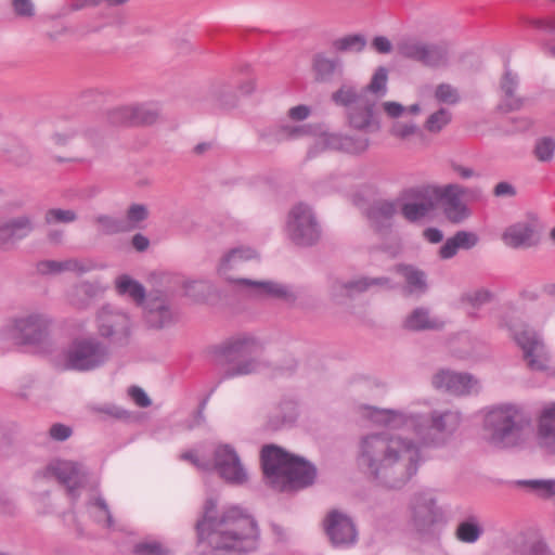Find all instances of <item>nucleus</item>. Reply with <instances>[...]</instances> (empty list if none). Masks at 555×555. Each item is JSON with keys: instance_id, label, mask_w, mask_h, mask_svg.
I'll list each match as a JSON object with an SVG mask.
<instances>
[{"instance_id": "36", "label": "nucleus", "mask_w": 555, "mask_h": 555, "mask_svg": "<svg viewBox=\"0 0 555 555\" xmlns=\"http://www.w3.org/2000/svg\"><path fill=\"white\" fill-rule=\"evenodd\" d=\"M434 208V201L430 197H425L421 202L404 203L400 212L406 221L414 223L424 219Z\"/></svg>"}, {"instance_id": "12", "label": "nucleus", "mask_w": 555, "mask_h": 555, "mask_svg": "<svg viewBox=\"0 0 555 555\" xmlns=\"http://www.w3.org/2000/svg\"><path fill=\"white\" fill-rule=\"evenodd\" d=\"M325 534L333 547L349 548L357 544L359 533L351 517L337 509L327 513L324 521Z\"/></svg>"}, {"instance_id": "6", "label": "nucleus", "mask_w": 555, "mask_h": 555, "mask_svg": "<svg viewBox=\"0 0 555 555\" xmlns=\"http://www.w3.org/2000/svg\"><path fill=\"white\" fill-rule=\"evenodd\" d=\"M262 345L251 336L230 338L212 348L216 363L224 367L219 384L223 380L254 374L260 366Z\"/></svg>"}, {"instance_id": "54", "label": "nucleus", "mask_w": 555, "mask_h": 555, "mask_svg": "<svg viewBox=\"0 0 555 555\" xmlns=\"http://www.w3.org/2000/svg\"><path fill=\"white\" fill-rule=\"evenodd\" d=\"M391 135L399 138V139H408L409 137L413 134H422L418 126L415 122H401L397 121L392 125L390 129Z\"/></svg>"}, {"instance_id": "8", "label": "nucleus", "mask_w": 555, "mask_h": 555, "mask_svg": "<svg viewBox=\"0 0 555 555\" xmlns=\"http://www.w3.org/2000/svg\"><path fill=\"white\" fill-rule=\"evenodd\" d=\"M286 230L289 240L300 247L314 246L322 237V228L314 212L302 203L289 211Z\"/></svg>"}, {"instance_id": "13", "label": "nucleus", "mask_w": 555, "mask_h": 555, "mask_svg": "<svg viewBox=\"0 0 555 555\" xmlns=\"http://www.w3.org/2000/svg\"><path fill=\"white\" fill-rule=\"evenodd\" d=\"M87 468L78 462L56 460L51 462L44 472V476L54 477L60 483L66 487L70 496L77 498V490L86 481Z\"/></svg>"}, {"instance_id": "22", "label": "nucleus", "mask_w": 555, "mask_h": 555, "mask_svg": "<svg viewBox=\"0 0 555 555\" xmlns=\"http://www.w3.org/2000/svg\"><path fill=\"white\" fill-rule=\"evenodd\" d=\"M538 443L548 455H555V403L542 409L538 418Z\"/></svg>"}, {"instance_id": "41", "label": "nucleus", "mask_w": 555, "mask_h": 555, "mask_svg": "<svg viewBox=\"0 0 555 555\" xmlns=\"http://www.w3.org/2000/svg\"><path fill=\"white\" fill-rule=\"evenodd\" d=\"M517 485L545 499L555 496L554 479H522Z\"/></svg>"}, {"instance_id": "31", "label": "nucleus", "mask_w": 555, "mask_h": 555, "mask_svg": "<svg viewBox=\"0 0 555 555\" xmlns=\"http://www.w3.org/2000/svg\"><path fill=\"white\" fill-rule=\"evenodd\" d=\"M367 98L369 95L366 94V91L363 90V88L359 90L353 85L344 83L335 92L332 93L331 101L336 106L344 107L346 111H348Z\"/></svg>"}, {"instance_id": "35", "label": "nucleus", "mask_w": 555, "mask_h": 555, "mask_svg": "<svg viewBox=\"0 0 555 555\" xmlns=\"http://www.w3.org/2000/svg\"><path fill=\"white\" fill-rule=\"evenodd\" d=\"M483 533L479 518L470 515L461 521L455 529V537L463 543H475Z\"/></svg>"}, {"instance_id": "19", "label": "nucleus", "mask_w": 555, "mask_h": 555, "mask_svg": "<svg viewBox=\"0 0 555 555\" xmlns=\"http://www.w3.org/2000/svg\"><path fill=\"white\" fill-rule=\"evenodd\" d=\"M35 230L31 217L22 215L0 224V249L26 238Z\"/></svg>"}, {"instance_id": "32", "label": "nucleus", "mask_w": 555, "mask_h": 555, "mask_svg": "<svg viewBox=\"0 0 555 555\" xmlns=\"http://www.w3.org/2000/svg\"><path fill=\"white\" fill-rule=\"evenodd\" d=\"M421 64L427 67L446 66L449 61V50L446 43L423 42Z\"/></svg>"}, {"instance_id": "59", "label": "nucleus", "mask_w": 555, "mask_h": 555, "mask_svg": "<svg viewBox=\"0 0 555 555\" xmlns=\"http://www.w3.org/2000/svg\"><path fill=\"white\" fill-rule=\"evenodd\" d=\"M464 195V188L459 184H448L442 191V198L444 203L461 202V196Z\"/></svg>"}, {"instance_id": "64", "label": "nucleus", "mask_w": 555, "mask_h": 555, "mask_svg": "<svg viewBox=\"0 0 555 555\" xmlns=\"http://www.w3.org/2000/svg\"><path fill=\"white\" fill-rule=\"evenodd\" d=\"M311 114V108L308 105L300 104L291 107L287 112V116L295 121H302L307 119Z\"/></svg>"}, {"instance_id": "17", "label": "nucleus", "mask_w": 555, "mask_h": 555, "mask_svg": "<svg viewBox=\"0 0 555 555\" xmlns=\"http://www.w3.org/2000/svg\"><path fill=\"white\" fill-rule=\"evenodd\" d=\"M215 466L228 482L241 485L247 480L240 457L230 444H221L215 450Z\"/></svg>"}, {"instance_id": "2", "label": "nucleus", "mask_w": 555, "mask_h": 555, "mask_svg": "<svg viewBox=\"0 0 555 555\" xmlns=\"http://www.w3.org/2000/svg\"><path fill=\"white\" fill-rule=\"evenodd\" d=\"M198 546L215 551L247 553L257 547L259 529L253 516L237 506L218 511V502L208 498L195 524Z\"/></svg>"}, {"instance_id": "21", "label": "nucleus", "mask_w": 555, "mask_h": 555, "mask_svg": "<svg viewBox=\"0 0 555 555\" xmlns=\"http://www.w3.org/2000/svg\"><path fill=\"white\" fill-rule=\"evenodd\" d=\"M398 211L396 202L374 201L366 209L370 227L377 233H387L392 227V218Z\"/></svg>"}, {"instance_id": "62", "label": "nucleus", "mask_w": 555, "mask_h": 555, "mask_svg": "<svg viewBox=\"0 0 555 555\" xmlns=\"http://www.w3.org/2000/svg\"><path fill=\"white\" fill-rule=\"evenodd\" d=\"M371 47L379 54H389L393 49L391 41L385 36L374 37L371 41Z\"/></svg>"}, {"instance_id": "44", "label": "nucleus", "mask_w": 555, "mask_h": 555, "mask_svg": "<svg viewBox=\"0 0 555 555\" xmlns=\"http://www.w3.org/2000/svg\"><path fill=\"white\" fill-rule=\"evenodd\" d=\"M451 112L444 107H441L428 116L424 127L431 133H439L447 125L451 122Z\"/></svg>"}, {"instance_id": "37", "label": "nucleus", "mask_w": 555, "mask_h": 555, "mask_svg": "<svg viewBox=\"0 0 555 555\" xmlns=\"http://www.w3.org/2000/svg\"><path fill=\"white\" fill-rule=\"evenodd\" d=\"M93 222L98 225V230L102 235L109 236L127 233L124 218L101 214L93 218Z\"/></svg>"}, {"instance_id": "47", "label": "nucleus", "mask_w": 555, "mask_h": 555, "mask_svg": "<svg viewBox=\"0 0 555 555\" xmlns=\"http://www.w3.org/2000/svg\"><path fill=\"white\" fill-rule=\"evenodd\" d=\"M78 219V216L75 210L72 209H61V208H51L48 209L44 214V221L48 224L52 223H72Z\"/></svg>"}, {"instance_id": "14", "label": "nucleus", "mask_w": 555, "mask_h": 555, "mask_svg": "<svg viewBox=\"0 0 555 555\" xmlns=\"http://www.w3.org/2000/svg\"><path fill=\"white\" fill-rule=\"evenodd\" d=\"M514 338L522 349L528 366L534 371H544L548 367V356L545 346L537 332L530 328H522L516 332Z\"/></svg>"}, {"instance_id": "56", "label": "nucleus", "mask_w": 555, "mask_h": 555, "mask_svg": "<svg viewBox=\"0 0 555 555\" xmlns=\"http://www.w3.org/2000/svg\"><path fill=\"white\" fill-rule=\"evenodd\" d=\"M341 289H345L348 296L353 294H361L367 291L366 276L357 280L339 283Z\"/></svg>"}, {"instance_id": "55", "label": "nucleus", "mask_w": 555, "mask_h": 555, "mask_svg": "<svg viewBox=\"0 0 555 555\" xmlns=\"http://www.w3.org/2000/svg\"><path fill=\"white\" fill-rule=\"evenodd\" d=\"M491 293L487 289H476L463 296V300L473 308L478 309L491 300Z\"/></svg>"}, {"instance_id": "49", "label": "nucleus", "mask_w": 555, "mask_h": 555, "mask_svg": "<svg viewBox=\"0 0 555 555\" xmlns=\"http://www.w3.org/2000/svg\"><path fill=\"white\" fill-rule=\"evenodd\" d=\"M387 80H388L387 68L384 66H379L375 70L370 83L365 88H363V90L366 91V94L369 92L376 93V94L380 92L382 94H385Z\"/></svg>"}, {"instance_id": "23", "label": "nucleus", "mask_w": 555, "mask_h": 555, "mask_svg": "<svg viewBox=\"0 0 555 555\" xmlns=\"http://www.w3.org/2000/svg\"><path fill=\"white\" fill-rule=\"evenodd\" d=\"M479 242V236L475 232L461 230L453 236L447 238L440 246L437 255L441 260H449L455 257L460 249L469 250Z\"/></svg>"}, {"instance_id": "45", "label": "nucleus", "mask_w": 555, "mask_h": 555, "mask_svg": "<svg viewBox=\"0 0 555 555\" xmlns=\"http://www.w3.org/2000/svg\"><path fill=\"white\" fill-rule=\"evenodd\" d=\"M134 555H171L170 548L156 540L140 541L133 546Z\"/></svg>"}, {"instance_id": "51", "label": "nucleus", "mask_w": 555, "mask_h": 555, "mask_svg": "<svg viewBox=\"0 0 555 555\" xmlns=\"http://www.w3.org/2000/svg\"><path fill=\"white\" fill-rule=\"evenodd\" d=\"M91 505L95 507L98 511L94 514V519L99 524H104L105 527L111 528L114 526V519L111 514L109 507L106 503V501L102 496L95 498Z\"/></svg>"}, {"instance_id": "18", "label": "nucleus", "mask_w": 555, "mask_h": 555, "mask_svg": "<svg viewBox=\"0 0 555 555\" xmlns=\"http://www.w3.org/2000/svg\"><path fill=\"white\" fill-rule=\"evenodd\" d=\"M376 102L370 98L346 111L348 126L363 132H375L380 128L375 117Z\"/></svg>"}, {"instance_id": "24", "label": "nucleus", "mask_w": 555, "mask_h": 555, "mask_svg": "<svg viewBox=\"0 0 555 555\" xmlns=\"http://www.w3.org/2000/svg\"><path fill=\"white\" fill-rule=\"evenodd\" d=\"M256 251L249 247L233 248L221 258L218 273L228 282L242 286L237 281L238 279L233 278L230 272L237 269L243 262L256 258Z\"/></svg>"}, {"instance_id": "3", "label": "nucleus", "mask_w": 555, "mask_h": 555, "mask_svg": "<svg viewBox=\"0 0 555 555\" xmlns=\"http://www.w3.org/2000/svg\"><path fill=\"white\" fill-rule=\"evenodd\" d=\"M370 418L382 426L399 429L409 424L414 426L415 434L427 446H441L459 428L462 414L457 410H434L429 417L409 416L399 410L378 409L371 406Z\"/></svg>"}, {"instance_id": "60", "label": "nucleus", "mask_w": 555, "mask_h": 555, "mask_svg": "<svg viewBox=\"0 0 555 555\" xmlns=\"http://www.w3.org/2000/svg\"><path fill=\"white\" fill-rule=\"evenodd\" d=\"M62 261L42 260L38 262L37 270L41 274H57L63 272Z\"/></svg>"}, {"instance_id": "27", "label": "nucleus", "mask_w": 555, "mask_h": 555, "mask_svg": "<svg viewBox=\"0 0 555 555\" xmlns=\"http://www.w3.org/2000/svg\"><path fill=\"white\" fill-rule=\"evenodd\" d=\"M327 146L348 154L360 155L367 151L371 140L364 135L328 134L325 139Z\"/></svg>"}, {"instance_id": "57", "label": "nucleus", "mask_w": 555, "mask_h": 555, "mask_svg": "<svg viewBox=\"0 0 555 555\" xmlns=\"http://www.w3.org/2000/svg\"><path fill=\"white\" fill-rule=\"evenodd\" d=\"M48 434L52 440L62 442L72 436L73 429L62 423H55L50 427Z\"/></svg>"}, {"instance_id": "20", "label": "nucleus", "mask_w": 555, "mask_h": 555, "mask_svg": "<svg viewBox=\"0 0 555 555\" xmlns=\"http://www.w3.org/2000/svg\"><path fill=\"white\" fill-rule=\"evenodd\" d=\"M248 293L257 297H272L282 299L287 304H294L296 295L286 286L271 281H254L250 279L237 280Z\"/></svg>"}, {"instance_id": "39", "label": "nucleus", "mask_w": 555, "mask_h": 555, "mask_svg": "<svg viewBox=\"0 0 555 555\" xmlns=\"http://www.w3.org/2000/svg\"><path fill=\"white\" fill-rule=\"evenodd\" d=\"M133 126H147L156 122L159 117V109L155 104L132 105Z\"/></svg>"}, {"instance_id": "16", "label": "nucleus", "mask_w": 555, "mask_h": 555, "mask_svg": "<svg viewBox=\"0 0 555 555\" xmlns=\"http://www.w3.org/2000/svg\"><path fill=\"white\" fill-rule=\"evenodd\" d=\"M433 386L438 390L454 396H467L477 391L478 380L468 373H457L449 370H440L431 379Z\"/></svg>"}, {"instance_id": "52", "label": "nucleus", "mask_w": 555, "mask_h": 555, "mask_svg": "<svg viewBox=\"0 0 555 555\" xmlns=\"http://www.w3.org/2000/svg\"><path fill=\"white\" fill-rule=\"evenodd\" d=\"M435 98L439 103L456 104L460 101L457 90L449 83H440L436 87Z\"/></svg>"}, {"instance_id": "46", "label": "nucleus", "mask_w": 555, "mask_h": 555, "mask_svg": "<svg viewBox=\"0 0 555 555\" xmlns=\"http://www.w3.org/2000/svg\"><path fill=\"white\" fill-rule=\"evenodd\" d=\"M132 105L118 106L107 112V120L114 126H133Z\"/></svg>"}, {"instance_id": "50", "label": "nucleus", "mask_w": 555, "mask_h": 555, "mask_svg": "<svg viewBox=\"0 0 555 555\" xmlns=\"http://www.w3.org/2000/svg\"><path fill=\"white\" fill-rule=\"evenodd\" d=\"M555 152V140L551 137L539 139L534 146V155L540 162H550Z\"/></svg>"}, {"instance_id": "25", "label": "nucleus", "mask_w": 555, "mask_h": 555, "mask_svg": "<svg viewBox=\"0 0 555 555\" xmlns=\"http://www.w3.org/2000/svg\"><path fill=\"white\" fill-rule=\"evenodd\" d=\"M500 87L504 93V99L498 105L499 111L509 113L519 111L524 107L526 100L521 96L515 95V91L518 87V77L513 74L511 69H505Z\"/></svg>"}, {"instance_id": "28", "label": "nucleus", "mask_w": 555, "mask_h": 555, "mask_svg": "<svg viewBox=\"0 0 555 555\" xmlns=\"http://www.w3.org/2000/svg\"><path fill=\"white\" fill-rule=\"evenodd\" d=\"M393 270L403 278L409 294H424L427 291V274L422 269L414 264L398 263Z\"/></svg>"}, {"instance_id": "58", "label": "nucleus", "mask_w": 555, "mask_h": 555, "mask_svg": "<svg viewBox=\"0 0 555 555\" xmlns=\"http://www.w3.org/2000/svg\"><path fill=\"white\" fill-rule=\"evenodd\" d=\"M14 12L21 17H31L35 15V8L31 0H12Z\"/></svg>"}, {"instance_id": "33", "label": "nucleus", "mask_w": 555, "mask_h": 555, "mask_svg": "<svg viewBox=\"0 0 555 555\" xmlns=\"http://www.w3.org/2000/svg\"><path fill=\"white\" fill-rule=\"evenodd\" d=\"M297 404L294 400L285 399L281 401L276 414L269 417L268 428L279 430L283 426L292 425L297 420Z\"/></svg>"}, {"instance_id": "63", "label": "nucleus", "mask_w": 555, "mask_h": 555, "mask_svg": "<svg viewBox=\"0 0 555 555\" xmlns=\"http://www.w3.org/2000/svg\"><path fill=\"white\" fill-rule=\"evenodd\" d=\"M129 395L132 398V400L135 402V404L139 405L140 408H147L152 403V401H151L150 397L146 395V392L138 386L130 387Z\"/></svg>"}, {"instance_id": "1", "label": "nucleus", "mask_w": 555, "mask_h": 555, "mask_svg": "<svg viewBox=\"0 0 555 555\" xmlns=\"http://www.w3.org/2000/svg\"><path fill=\"white\" fill-rule=\"evenodd\" d=\"M356 463L378 486L400 490L416 475L421 449L412 438L399 434L369 433L358 441Z\"/></svg>"}, {"instance_id": "5", "label": "nucleus", "mask_w": 555, "mask_h": 555, "mask_svg": "<svg viewBox=\"0 0 555 555\" xmlns=\"http://www.w3.org/2000/svg\"><path fill=\"white\" fill-rule=\"evenodd\" d=\"M531 416L519 405L502 403L492 406L483 421L488 441L495 448L509 449L521 444Z\"/></svg>"}, {"instance_id": "30", "label": "nucleus", "mask_w": 555, "mask_h": 555, "mask_svg": "<svg viewBox=\"0 0 555 555\" xmlns=\"http://www.w3.org/2000/svg\"><path fill=\"white\" fill-rule=\"evenodd\" d=\"M312 66L317 80L322 82L331 81L336 74L341 77L344 73L340 59H330L323 53L313 56Z\"/></svg>"}, {"instance_id": "34", "label": "nucleus", "mask_w": 555, "mask_h": 555, "mask_svg": "<svg viewBox=\"0 0 555 555\" xmlns=\"http://www.w3.org/2000/svg\"><path fill=\"white\" fill-rule=\"evenodd\" d=\"M533 230L528 223L511 225L503 233V242L512 248L528 247L531 245Z\"/></svg>"}, {"instance_id": "48", "label": "nucleus", "mask_w": 555, "mask_h": 555, "mask_svg": "<svg viewBox=\"0 0 555 555\" xmlns=\"http://www.w3.org/2000/svg\"><path fill=\"white\" fill-rule=\"evenodd\" d=\"M443 212L446 218L452 223H461L469 216V210L462 201L444 203Z\"/></svg>"}, {"instance_id": "15", "label": "nucleus", "mask_w": 555, "mask_h": 555, "mask_svg": "<svg viewBox=\"0 0 555 555\" xmlns=\"http://www.w3.org/2000/svg\"><path fill=\"white\" fill-rule=\"evenodd\" d=\"M144 320L149 327L162 330L177 322L178 311L172 308L167 297L150 294L144 306Z\"/></svg>"}, {"instance_id": "38", "label": "nucleus", "mask_w": 555, "mask_h": 555, "mask_svg": "<svg viewBox=\"0 0 555 555\" xmlns=\"http://www.w3.org/2000/svg\"><path fill=\"white\" fill-rule=\"evenodd\" d=\"M116 288L121 295H129L137 304L142 305L145 299V288L138 281L128 275H121L116 281Z\"/></svg>"}, {"instance_id": "40", "label": "nucleus", "mask_w": 555, "mask_h": 555, "mask_svg": "<svg viewBox=\"0 0 555 555\" xmlns=\"http://www.w3.org/2000/svg\"><path fill=\"white\" fill-rule=\"evenodd\" d=\"M366 44V38L361 34L347 35L333 41V48L338 52L360 53Z\"/></svg>"}, {"instance_id": "7", "label": "nucleus", "mask_w": 555, "mask_h": 555, "mask_svg": "<svg viewBox=\"0 0 555 555\" xmlns=\"http://www.w3.org/2000/svg\"><path fill=\"white\" fill-rule=\"evenodd\" d=\"M111 357L109 346L94 336L75 338L65 352V369L90 372L105 365Z\"/></svg>"}, {"instance_id": "9", "label": "nucleus", "mask_w": 555, "mask_h": 555, "mask_svg": "<svg viewBox=\"0 0 555 555\" xmlns=\"http://www.w3.org/2000/svg\"><path fill=\"white\" fill-rule=\"evenodd\" d=\"M99 335L115 347L130 344L132 323L127 313L111 306H104L96 315Z\"/></svg>"}, {"instance_id": "29", "label": "nucleus", "mask_w": 555, "mask_h": 555, "mask_svg": "<svg viewBox=\"0 0 555 555\" xmlns=\"http://www.w3.org/2000/svg\"><path fill=\"white\" fill-rule=\"evenodd\" d=\"M444 326V322L430 315L427 308H415L404 320L403 327L412 332L439 331Z\"/></svg>"}, {"instance_id": "10", "label": "nucleus", "mask_w": 555, "mask_h": 555, "mask_svg": "<svg viewBox=\"0 0 555 555\" xmlns=\"http://www.w3.org/2000/svg\"><path fill=\"white\" fill-rule=\"evenodd\" d=\"M411 522L417 533L431 535L436 525L444 519V513L436 498L428 491L415 493L410 501Z\"/></svg>"}, {"instance_id": "4", "label": "nucleus", "mask_w": 555, "mask_h": 555, "mask_svg": "<svg viewBox=\"0 0 555 555\" xmlns=\"http://www.w3.org/2000/svg\"><path fill=\"white\" fill-rule=\"evenodd\" d=\"M260 460L267 482L280 492L308 488L317 478V467L311 462L275 444L263 446Z\"/></svg>"}, {"instance_id": "61", "label": "nucleus", "mask_w": 555, "mask_h": 555, "mask_svg": "<svg viewBox=\"0 0 555 555\" xmlns=\"http://www.w3.org/2000/svg\"><path fill=\"white\" fill-rule=\"evenodd\" d=\"M13 346H17L14 343V335L12 325L0 330V351H9Z\"/></svg>"}, {"instance_id": "53", "label": "nucleus", "mask_w": 555, "mask_h": 555, "mask_svg": "<svg viewBox=\"0 0 555 555\" xmlns=\"http://www.w3.org/2000/svg\"><path fill=\"white\" fill-rule=\"evenodd\" d=\"M214 98L217 105L221 108H231L236 104V96L233 94L229 87L225 85L218 86L214 90Z\"/></svg>"}, {"instance_id": "11", "label": "nucleus", "mask_w": 555, "mask_h": 555, "mask_svg": "<svg viewBox=\"0 0 555 555\" xmlns=\"http://www.w3.org/2000/svg\"><path fill=\"white\" fill-rule=\"evenodd\" d=\"M11 325L17 346H37L47 339L51 320L46 314L31 313L15 318Z\"/></svg>"}, {"instance_id": "42", "label": "nucleus", "mask_w": 555, "mask_h": 555, "mask_svg": "<svg viewBox=\"0 0 555 555\" xmlns=\"http://www.w3.org/2000/svg\"><path fill=\"white\" fill-rule=\"evenodd\" d=\"M149 218V209L143 204H131L126 210L124 222L126 223L127 233L139 229L140 223Z\"/></svg>"}, {"instance_id": "43", "label": "nucleus", "mask_w": 555, "mask_h": 555, "mask_svg": "<svg viewBox=\"0 0 555 555\" xmlns=\"http://www.w3.org/2000/svg\"><path fill=\"white\" fill-rule=\"evenodd\" d=\"M423 42L416 38H404L397 44L398 53L404 59L421 63Z\"/></svg>"}, {"instance_id": "26", "label": "nucleus", "mask_w": 555, "mask_h": 555, "mask_svg": "<svg viewBox=\"0 0 555 555\" xmlns=\"http://www.w3.org/2000/svg\"><path fill=\"white\" fill-rule=\"evenodd\" d=\"M312 133L310 125L281 124L267 128L261 137L270 143H281L288 140H296Z\"/></svg>"}]
</instances>
